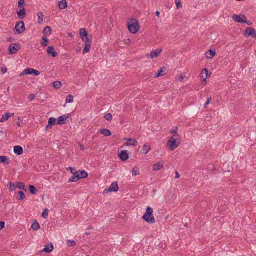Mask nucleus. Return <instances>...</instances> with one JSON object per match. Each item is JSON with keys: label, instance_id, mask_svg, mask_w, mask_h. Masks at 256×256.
Returning <instances> with one entry per match:
<instances>
[{"label": "nucleus", "instance_id": "nucleus-1", "mask_svg": "<svg viewBox=\"0 0 256 256\" xmlns=\"http://www.w3.org/2000/svg\"><path fill=\"white\" fill-rule=\"evenodd\" d=\"M80 34L82 40L85 42V47L83 50V54H86L90 50L92 44V40L88 36V33L85 28H81L80 30Z\"/></svg>", "mask_w": 256, "mask_h": 256}, {"label": "nucleus", "instance_id": "nucleus-2", "mask_svg": "<svg viewBox=\"0 0 256 256\" xmlns=\"http://www.w3.org/2000/svg\"><path fill=\"white\" fill-rule=\"evenodd\" d=\"M180 135L176 134L174 135L167 142V144L169 147L170 150H174L177 148L180 143Z\"/></svg>", "mask_w": 256, "mask_h": 256}, {"label": "nucleus", "instance_id": "nucleus-3", "mask_svg": "<svg viewBox=\"0 0 256 256\" xmlns=\"http://www.w3.org/2000/svg\"><path fill=\"white\" fill-rule=\"evenodd\" d=\"M153 209L148 206L146 209V212L142 216V218L148 224H154L155 218L152 215Z\"/></svg>", "mask_w": 256, "mask_h": 256}, {"label": "nucleus", "instance_id": "nucleus-4", "mask_svg": "<svg viewBox=\"0 0 256 256\" xmlns=\"http://www.w3.org/2000/svg\"><path fill=\"white\" fill-rule=\"evenodd\" d=\"M129 31L132 34H136L140 29L139 22L136 19H132L128 24Z\"/></svg>", "mask_w": 256, "mask_h": 256}, {"label": "nucleus", "instance_id": "nucleus-5", "mask_svg": "<svg viewBox=\"0 0 256 256\" xmlns=\"http://www.w3.org/2000/svg\"><path fill=\"white\" fill-rule=\"evenodd\" d=\"M21 48L19 44L16 43L12 44L8 48V54L10 55L14 54Z\"/></svg>", "mask_w": 256, "mask_h": 256}, {"label": "nucleus", "instance_id": "nucleus-6", "mask_svg": "<svg viewBox=\"0 0 256 256\" xmlns=\"http://www.w3.org/2000/svg\"><path fill=\"white\" fill-rule=\"evenodd\" d=\"M119 190L118 182H114L111 184L110 188L108 189H105L104 191V194H108L110 192H117Z\"/></svg>", "mask_w": 256, "mask_h": 256}, {"label": "nucleus", "instance_id": "nucleus-7", "mask_svg": "<svg viewBox=\"0 0 256 256\" xmlns=\"http://www.w3.org/2000/svg\"><path fill=\"white\" fill-rule=\"evenodd\" d=\"M14 29L18 34L23 33L26 30L24 22L23 21H21L17 22Z\"/></svg>", "mask_w": 256, "mask_h": 256}, {"label": "nucleus", "instance_id": "nucleus-8", "mask_svg": "<svg viewBox=\"0 0 256 256\" xmlns=\"http://www.w3.org/2000/svg\"><path fill=\"white\" fill-rule=\"evenodd\" d=\"M244 36L248 37L252 36L253 38H256V31L252 28H247L244 32Z\"/></svg>", "mask_w": 256, "mask_h": 256}, {"label": "nucleus", "instance_id": "nucleus-9", "mask_svg": "<svg viewBox=\"0 0 256 256\" xmlns=\"http://www.w3.org/2000/svg\"><path fill=\"white\" fill-rule=\"evenodd\" d=\"M162 49H156L154 50H152L150 52V54L148 55V58L152 59L154 58H157L158 56L162 53Z\"/></svg>", "mask_w": 256, "mask_h": 256}, {"label": "nucleus", "instance_id": "nucleus-10", "mask_svg": "<svg viewBox=\"0 0 256 256\" xmlns=\"http://www.w3.org/2000/svg\"><path fill=\"white\" fill-rule=\"evenodd\" d=\"M118 156L121 160L125 162L129 158V156L127 150H122L118 154Z\"/></svg>", "mask_w": 256, "mask_h": 256}, {"label": "nucleus", "instance_id": "nucleus-11", "mask_svg": "<svg viewBox=\"0 0 256 256\" xmlns=\"http://www.w3.org/2000/svg\"><path fill=\"white\" fill-rule=\"evenodd\" d=\"M54 249V246L52 243H50L48 244L45 246V248L42 250L40 252H45L46 253H50L52 252Z\"/></svg>", "mask_w": 256, "mask_h": 256}, {"label": "nucleus", "instance_id": "nucleus-12", "mask_svg": "<svg viewBox=\"0 0 256 256\" xmlns=\"http://www.w3.org/2000/svg\"><path fill=\"white\" fill-rule=\"evenodd\" d=\"M47 52L48 55H50L52 58H56L58 56V53L52 46H48Z\"/></svg>", "mask_w": 256, "mask_h": 256}, {"label": "nucleus", "instance_id": "nucleus-13", "mask_svg": "<svg viewBox=\"0 0 256 256\" xmlns=\"http://www.w3.org/2000/svg\"><path fill=\"white\" fill-rule=\"evenodd\" d=\"M57 120L56 118L52 117L48 120V125L46 127V129L48 130L49 128H51L53 126L57 124Z\"/></svg>", "mask_w": 256, "mask_h": 256}, {"label": "nucleus", "instance_id": "nucleus-14", "mask_svg": "<svg viewBox=\"0 0 256 256\" xmlns=\"http://www.w3.org/2000/svg\"><path fill=\"white\" fill-rule=\"evenodd\" d=\"M127 141L126 145L127 146H136L138 144V142L134 138H124Z\"/></svg>", "mask_w": 256, "mask_h": 256}, {"label": "nucleus", "instance_id": "nucleus-15", "mask_svg": "<svg viewBox=\"0 0 256 256\" xmlns=\"http://www.w3.org/2000/svg\"><path fill=\"white\" fill-rule=\"evenodd\" d=\"M164 162L162 161L160 162L153 166L154 171H158L164 168Z\"/></svg>", "mask_w": 256, "mask_h": 256}, {"label": "nucleus", "instance_id": "nucleus-16", "mask_svg": "<svg viewBox=\"0 0 256 256\" xmlns=\"http://www.w3.org/2000/svg\"><path fill=\"white\" fill-rule=\"evenodd\" d=\"M166 68L164 67L162 68L160 70H158V72H156L154 74V78H158L160 76H163L164 75L166 74Z\"/></svg>", "mask_w": 256, "mask_h": 256}, {"label": "nucleus", "instance_id": "nucleus-17", "mask_svg": "<svg viewBox=\"0 0 256 256\" xmlns=\"http://www.w3.org/2000/svg\"><path fill=\"white\" fill-rule=\"evenodd\" d=\"M14 152L18 156L22 155L24 152L23 148L20 146H16L14 147Z\"/></svg>", "mask_w": 256, "mask_h": 256}, {"label": "nucleus", "instance_id": "nucleus-18", "mask_svg": "<svg viewBox=\"0 0 256 256\" xmlns=\"http://www.w3.org/2000/svg\"><path fill=\"white\" fill-rule=\"evenodd\" d=\"M20 11L17 12L18 17L20 19H24L26 16V11L24 8H20Z\"/></svg>", "mask_w": 256, "mask_h": 256}, {"label": "nucleus", "instance_id": "nucleus-19", "mask_svg": "<svg viewBox=\"0 0 256 256\" xmlns=\"http://www.w3.org/2000/svg\"><path fill=\"white\" fill-rule=\"evenodd\" d=\"M203 70L204 71L200 74V77L204 79V80H205L210 76V74L207 69L204 68Z\"/></svg>", "mask_w": 256, "mask_h": 256}, {"label": "nucleus", "instance_id": "nucleus-20", "mask_svg": "<svg viewBox=\"0 0 256 256\" xmlns=\"http://www.w3.org/2000/svg\"><path fill=\"white\" fill-rule=\"evenodd\" d=\"M232 19L234 20L236 22L238 23H240V24L247 23L246 20V21L244 20L240 17V16H238V15H236V14L232 16Z\"/></svg>", "mask_w": 256, "mask_h": 256}, {"label": "nucleus", "instance_id": "nucleus-21", "mask_svg": "<svg viewBox=\"0 0 256 256\" xmlns=\"http://www.w3.org/2000/svg\"><path fill=\"white\" fill-rule=\"evenodd\" d=\"M14 116V114H10V113H6L4 114L2 116V118L0 119V122H6L8 120V118L10 116Z\"/></svg>", "mask_w": 256, "mask_h": 256}, {"label": "nucleus", "instance_id": "nucleus-22", "mask_svg": "<svg viewBox=\"0 0 256 256\" xmlns=\"http://www.w3.org/2000/svg\"><path fill=\"white\" fill-rule=\"evenodd\" d=\"M0 163H4V164L8 165L10 164V160L6 156H0Z\"/></svg>", "mask_w": 256, "mask_h": 256}, {"label": "nucleus", "instance_id": "nucleus-23", "mask_svg": "<svg viewBox=\"0 0 256 256\" xmlns=\"http://www.w3.org/2000/svg\"><path fill=\"white\" fill-rule=\"evenodd\" d=\"M150 146L145 144L143 148L140 150V152L142 154H146L150 152Z\"/></svg>", "mask_w": 256, "mask_h": 256}, {"label": "nucleus", "instance_id": "nucleus-24", "mask_svg": "<svg viewBox=\"0 0 256 256\" xmlns=\"http://www.w3.org/2000/svg\"><path fill=\"white\" fill-rule=\"evenodd\" d=\"M68 118L66 116H62L58 118L57 124L62 125L66 123L65 120Z\"/></svg>", "mask_w": 256, "mask_h": 256}, {"label": "nucleus", "instance_id": "nucleus-25", "mask_svg": "<svg viewBox=\"0 0 256 256\" xmlns=\"http://www.w3.org/2000/svg\"><path fill=\"white\" fill-rule=\"evenodd\" d=\"M58 6L60 10H64L67 8L68 4L66 2V0H62L59 2Z\"/></svg>", "mask_w": 256, "mask_h": 256}, {"label": "nucleus", "instance_id": "nucleus-26", "mask_svg": "<svg viewBox=\"0 0 256 256\" xmlns=\"http://www.w3.org/2000/svg\"><path fill=\"white\" fill-rule=\"evenodd\" d=\"M216 54V51L212 50H208L206 54L207 58H212Z\"/></svg>", "mask_w": 256, "mask_h": 256}, {"label": "nucleus", "instance_id": "nucleus-27", "mask_svg": "<svg viewBox=\"0 0 256 256\" xmlns=\"http://www.w3.org/2000/svg\"><path fill=\"white\" fill-rule=\"evenodd\" d=\"M100 132L102 134L106 136H110L112 134L111 132L109 130L105 128L100 130Z\"/></svg>", "mask_w": 256, "mask_h": 256}, {"label": "nucleus", "instance_id": "nucleus-28", "mask_svg": "<svg viewBox=\"0 0 256 256\" xmlns=\"http://www.w3.org/2000/svg\"><path fill=\"white\" fill-rule=\"evenodd\" d=\"M52 32V30L50 26H46L43 30V34L46 35H50Z\"/></svg>", "mask_w": 256, "mask_h": 256}, {"label": "nucleus", "instance_id": "nucleus-29", "mask_svg": "<svg viewBox=\"0 0 256 256\" xmlns=\"http://www.w3.org/2000/svg\"><path fill=\"white\" fill-rule=\"evenodd\" d=\"M28 188L31 194H36L38 192V190L33 185H30Z\"/></svg>", "mask_w": 256, "mask_h": 256}, {"label": "nucleus", "instance_id": "nucleus-30", "mask_svg": "<svg viewBox=\"0 0 256 256\" xmlns=\"http://www.w3.org/2000/svg\"><path fill=\"white\" fill-rule=\"evenodd\" d=\"M32 228L34 230H37L38 229H40V225L39 223L37 221L34 220V222L32 224Z\"/></svg>", "mask_w": 256, "mask_h": 256}, {"label": "nucleus", "instance_id": "nucleus-31", "mask_svg": "<svg viewBox=\"0 0 256 256\" xmlns=\"http://www.w3.org/2000/svg\"><path fill=\"white\" fill-rule=\"evenodd\" d=\"M80 180L86 178L88 176V174L84 170H80Z\"/></svg>", "mask_w": 256, "mask_h": 256}, {"label": "nucleus", "instance_id": "nucleus-32", "mask_svg": "<svg viewBox=\"0 0 256 256\" xmlns=\"http://www.w3.org/2000/svg\"><path fill=\"white\" fill-rule=\"evenodd\" d=\"M48 39L46 37H42L41 41V46L42 47H46L48 46L47 42H48Z\"/></svg>", "mask_w": 256, "mask_h": 256}, {"label": "nucleus", "instance_id": "nucleus-33", "mask_svg": "<svg viewBox=\"0 0 256 256\" xmlns=\"http://www.w3.org/2000/svg\"><path fill=\"white\" fill-rule=\"evenodd\" d=\"M16 187L19 188L20 190H23L25 191L26 190V189L25 188V184L23 182H18Z\"/></svg>", "mask_w": 256, "mask_h": 256}, {"label": "nucleus", "instance_id": "nucleus-34", "mask_svg": "<svg viewBox=\"0 0 256 256\" xmlns=\"http://www.w3.org/2000/svg\"><path fill=\"white\" fill-rule=\"evenodd\" d=\"M80 180V177H76L74 175H72L70 178L68 180V182L70 183L72 182H77Z\"/></svg>", "mask_w": 256, "mask_h": 256}, {"label": "nucleus", "instance_id": "nucleus-35", "mask_svg": "<svg viewBox=\"0 0 256 256\" xmlns=\"http://www.w3.org/2000/svg\"><path fill=\"white\" fill-rule=\"evenodd\" d=\"M8 186V188H9L10 192L14 191V190H16V186L14 185L12 182H9Z\"/></svg>", "mask_w": 256, "mask_h": 256}, {"label": "nucleus", "instance_id": "nucleus-36", "mask_svg": "<svg viewBox=\"0 0 256 256\" xmlns=\"http://www.w3.org/2000/svg\"><path fill=\"white\" fill-rule=\"evenodd\" d=\"M132 174L134 176L140 175V174L139 168L137 167L134 168L132 170Z\"/></svg>", "mask_w": 256, "mask_h": 256}, {"label": "nucleus", "instance_id": "nucleus-37", "mask_svg": "<svg viewBox=\"0 0 256 256\" xmlns=\"http://www.w3.org/2000/svg\"><path fill=\"white\" fill-rule=\"evenodd\" d=\"M62 86L61 82H53V86L54 88L56 89H60Z\"/></svg>", "mask_w": 256, "mask_h": 256}, {"label": "nucleus", "instance_id": "nucleus-38", "mask_svg": "<svg viewBox=\"0 0 256 256\" xmlns=\"http://www.w3.org/2000/svg\"><path fill=\"white\" fill-rule=\"evenodd\" d=\"M18 195L20 196V198H18V200H22L25 198V194L22 191H20L18 192Z\"/></svg>", "mask_w": 256, "mask_h": 256}, {"label": "nucleus", "instance_id": "nucleus-39", "mask_svg": "<svg viewBox=\"0 0 256 256\" xmlns=\"http://www.w3.org/2000/svg\"><path fill=\"white\" fill-rule=\"evenodd\" d=\"M26 6V3L24 0H19L18 2V6L20 8H24Z\"/></svg>", "mask_w": 256, "mask_h": 256}, {"label": "nucleus", "instance_id": "nucleus-40", "mask_svg": "<svg viewBox=\"0 0 256 256\" xmlns=\"http://www.w3.org/2000/svg\"><path fill=\"white\" fill-rule=\"evenodd\" d=\"M104 118L108 121H111L112 119V116L111 114L107 113L104 116Z\"/></svg>", "mask_w": 256, "mask_h": 256}, {"label": "nucleus", "instance_id": "nucleus-41", "mask_svg": "<svg viewBox=\"0 0 256 256\" xmlns=\"http://www.w3.org/2000/svg\"><path fill=\"white\" fill-rule=\"evenodd\" d=\"M74 97L72 95H69L66 100V103H71L73 102Z\"/></svg>", "mask_w": 256, "mask_h": 256}, {"label": "nucleus", "instance_id": "nucleus-42", "mask_svg": "<svg viewBox=\"0 0 256 256\" xmlns=\"http://www.w3.org/2000/svg\"><path fill=\"white\" fill-rule=\"evenodd\" d=\"M38 24H41L43 22V17L44 16V14L42 12H40L38 14Z\"/></svg>", "mask_w": 256, "mask_h": 256}, {"label": "nucleus", "instance_id": "nucleus-43", "mask_svg": "<svg viewBox=\"0 0 256 256\" xmlns=\"http://www.w3.org/2000/svg\"><path fill=\"white\" fill-rule=\"evenodd\" d=\"M67 244L68 246H74L76 245V242L73 240H68L67 241Z\"/></svg>", "mask_w": 256, "mask_h": 256}, {"label": "nucleus", "instance_id": "nucleus-44", "mask_svg": "<svg viewBox=\"0 0 256 256\" xmlns=\"http://www.w3.org/2000/svg\"><path fill=\"white\" fill-rule=\"evenodd\" d=\"M48 212L49 211L48 209H45L42 213V217L44 218H46L48 216Z\"/></svg>", "mask_w": 256, "mask_h": 256}, {"label": "nucleus", "instance_id": "nucleus-45", "mask_svg": "<svg viewBox=\"0 0 256 256\" xmlns=\"http://www.w3.org/2000/svg\"><path fill=\"white\" fill-rule=\"evenodd\" d=\"M175 2L176 4V8L178 9L182 8V4L181 2V0H175Z\"/></svg>", "mask_w": 256, "mask_h": 256}, {"label": "nucleus", "instance_id": "nucleus-46", "mask_svg": "<svg viewBox=\"0 0 256 256\" xmlns=\"http://www.w3.org/2000/svg\"><path fill=\"white\" fill-rule=\"evenodd\" d=\"M33 70V68H28L24 70V72H26V75L32 74Z\"/></svg>", "mask_w": 256, "mask_h": 256}, {"label": "nucleus", "instance_id": "nucleus-47", "mask_svg": "<svg viewBox=\"0 0 256 256\" xmlns=\"http://www.w3.org/2000/svg\"><path fill=\"white\" fill-rule=\"evenodd\" d=\"M36 98V95L33 94H31L28 95V99L30 102H32L33 100H34Z\"/></svg>", "mask_w": 256, "mask_h": 256}, {"label": "nucleus", "instance_id": "nucleus-48", "mask_svg": "<svg viewBox=\"0 0 256 256\" xmlns=\"http://www.w3.org/2000/svg\"><path fill=\"white\" fill-rule=\"evenodd\" d=\"M32 74H34L35 76H38L40 72L38 70L34 69Z\"/></svg>", "mask_w": 256, "mask_h": 256}, {"label": "nucleus", "instance_id": "nucleus-49", "mask_svg": "<svg viewBox=\"0 0 256 256\" xmlns=\"http://www.w3.org/2000/svg\"><path fill=\"white\" fill-rule=\"evenodd\" d=\"M1 72L3 74H6L7 72V68L5 66L2 67Z\"/></svg>", "mask_w": 256, "mask_h": 256}, {"label": "nucleus", "instance_id": "nucleus-50", "mask_svg": "<svg viewBox=\"0 0 256 256\" xmlns=\"http://www.w3.org/2000/svg\"><path fill=\"white\" fill-rule=\"evenodd\" d=\"M178 128L177 126H176L174 128V130L170 131V134H176L178 132Z\"/></svg>", "mask_w": 256, "mask_h": 256}, {"label": "nucleus", "instance_id": "nucleus-51", "mask_svg": "<svg viewBox=\"0 0 256 256\" xmlns=\"http://www.w3.org/2000/svg\"><path fill=\"white\" fill-rule=\"evenodd\" d=\"M5 226V222H0V230H2Z\"/></svg>", "mask_w": 256, "mask_h": 256}, {"label": "nucleus", "instance_id": "nucleus-52", "mask_svg": "<svg viewBox=\"0 0 256 256\" xmlns=\"http://www.w3.org/2000/svg\"><path fill=\"white\" fill-rule=\"evenodd\" d=\"M80 170H78V171H75L74 172V173L73 174V175H74V176H76V177H80Z\"/></svg>", "mask_w": 256, "mask_h": 256}, {"label": "nucleus", "instance_id": "nucleus-53", "mask_svg": "<svg viewBox=\"0 0 256 256\" xmlns=\"http://www.w3.org/2000/svg\"><path fill=\"white\" fill-rule=\"evenodd\" d=\"M68 170H70L72 174H74V172L76 171V170L72 167H69L68 168Z\"/></svg>", "mask_w": 256, "mask_h": 256}, {"label": "nucleus", "instance_id": "nucleus-54", "mask_svg": "<svg viewBox=\"0 0 256 256\" xmlns=\"http://www.w3.org/2000/svg\"><path fill=\"white\" fill-rule=\"evenodd\" d=\"M176 178H178L180 177V174H179V173L178 172H176Z\"/></svg>", "mask_w": 256, "mask_h": 256}, {"label": "nucleus", "instance_id": "nucleus-55", "mask_svg": "<svg viewBox=\"0 0 256 256\" xmlns=\"http://www.w3.org/2000/svg\"><path fill=\"white\" fill-rule=\"evenodd\" d=\"M25 75H26V72H24V70L20 74V76L22 77V76H24Z\"/></svg>", "mask_w": 256, "mask_h": 256}, {"label": "nucleus", "instance_id": "nucleus-56", "mask_svg": "<svg viewBox=\"0 0 256 256\" xmlns=\"http://www.w3.org/2000/svg\"><path fill=\"white\" fill-rule=\"evenodd\" d=\"M14 38H8V42H12L14 41Z\"/></svg>", "mask_w": 256, "mask_h": 256}, {"label": "nucleus", "instance_id": "nucleus-57", "mask_svg": "<svg viewBox=\"0 0 256 256\" xmlns=\"http://www.w3.org/2000/svg\"><path fill=\"white\" fill-rule=\"evenodd\" d=\"M211 100H212V98H208L206 102L207 103V104H209Z\"/></svg>", "mask_w": 256, "mask_h": 256}, {"label": "nucleus", "instance_id": "nucleus-58", "mask_svg": "<svg viewBox=\"0 0 256 256\" xmlns=\"http://www.w3.org/2000/svg\"><path fill=\"white\" fill-rule=\"evenodd\" d=\"M211 167L212 168H211L212 170H216V167H215L214 166L212 165Z\"/></svg>", "mask_w": 256, "mask_h": 256}, {"label": "nucleus", "instance_id": "nucleus-59", "mask_svg": "<svg viewBox=\"0 0 256 256\" xmlns=\"http://www.w3.org/2000/svg\"><path fill=\"white\" fill-rule=\"evenodd\" d=\"M156 16L158 17H160V12L159 11H156Z\"/></svg>", "mask_w": 256, "mask_h": 256}, {"label": "nucleus", "instance_id": "nucleus-60", "mask_svg": "<svg viewBox=\"0 0 256 256\" xmlns=\"http://www.w3.org/2000/svg\"><path fill=\"white\" fill-rule=\"evenodd\" d=\"M184 77L183 76H180L179 78L180 80L182 81L184 80Z\"/></svg>", "mask_w": 256, "mask_h": 256}, {"label": "nucleus", "instance_id": "nucleus-61", "mask_svg": "<svg viewBox=\"0 0 256 256\" xmlns=\"http://www.w3.org/2000/svg\"><path fill=\"white\" fill-rule=\"evenodd\" d=\"M80 150H84V146H83V145H80Z\"/></svg>", "mask_w": 256, "mask_h": 256}, {"label": "nucleus", "instance_id": "nucleus-62", "mask_svg": "<svg viewBox=\"0 0 256 256\" xmlns=\"http://www.w3.org/2000/svg\"><path fill=\"white\" fill-rule=\"evenodd\" d=\"M206 80H203L202 84L206 85Z\"/></svg>", "mask_w": 256, "mask_h": 256}, {"label": "nucleus", "instance_id": "nucleus-63", "mask_svg": "<svg viewBox=\"0 0 256 256\" xmlns=\"http://www.w3.org/2000/svg\"><path fill=\"white\" fill-rule=\"evenodd\" d=\"M17 126H20V122H18L16 124Z\"/></svg>", "mask_w": 256, "mask_h": 256}, {"label": "nucleus", "instance_id": "nucleus-64", "mask_svg": "<svg viewBox=\"0 0 256 256\" xmlns=\"http://www.w3.org/2000/svg\"><path fill=\"white\" fill-rule=\"evenodd\" d=\"M208 104H207V103L206 102V103L205 104H204V108H206V106H208Z\"/></svg>", "mask_w": 256, "mask_h": 256}]
</instances>
